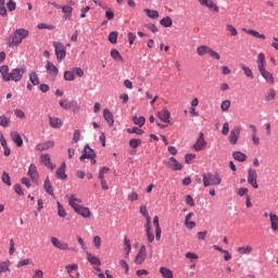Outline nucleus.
Segmentation results:
<instances>
[{"label": "nucleus", "instance_id": "27", "mask_svg": "<svg viewBox=\"0 0 278 278\" xmlns=\"http://www.w3.org/2000/svg\"><path fill=\"white\" fill-rule=\"evenodd\" d=\"M0 74L3 81H10V67L8 65H2L0 67Z\"/></svg>", "mask_w": 278, "mask_h": 278}, {"label": "nucleus", "instance_id": "24", "mask_svg": "<svg viewBox=\"0 0 278 278\" xmlns=\"http://www.w3.org/2000/svg\"><path fill=\"white\" fill-rule=\"evenodd\" d=\"M103 118L106 121L110 127L114 126V115L112 114V112H110L109 109L103 110Z\"/></svg>", "mask_w": 278, "mask_h": 278}, {"label": "nucleus", "instance_id": "32", "mask_svg": "<svg viewBox=\"0 0 278 278\" xmlns=\"http://www.w3.org/2000/svg\"><path fill=\"white\" fill-rule=\"evenodd\" d=\"M87 260L92 264V266H101V260L89 252H87Z\"/></svg>", "mask_w": 278, "mask_h": 278}, {"label": "nucleus", "instance_id": "20", "mask_svg": "<svg viewBox=\"0 0 278 278\" xmlns=\"http://www.w3.org/2000/svg\"><path fill=\"white\" fill-rule=\"evenodd\" d=\"M79 266L77 264L67 265L65 269L67 270V274L72 278H78L79 274L77 273Z\"/></svg>", "mask_w": 278, "mask_h": 278}, {"label": "nucleus", "instance_id": "13", "mask_svg": "<svg viewBox=\"0 0 278 278\" xmlns=\"http://www.w3.org/2000/svg\"><path fill=\"white\" fill-rule=\"evenodd\" d=\"M144 260H147V247L141 245L137 256L135 257V264H143Z\"/></svg>", "mask_w": 278, "mask_h": 278}, {"label": "nucleus", "instance_id": "56", "mask_svg": "<svg viewBox=\"0 0 278 278\" xmlns=\"http://www.w3.org/2000/svg\"><path fill=\"white\" fill-rule=\"evenodd\" d=\"M251 139L254 147H260V144H262V141L260 140V137L257 136V134H252Z\"/></svg>", "mask_w": 278, "mask_h": 278}, {"label": "nucleus", "instance_id": "57", "mask_svg": "<svg viewBox=\"0 0 278 278\" xmlns=\"http://www.w3.org/2000/svg\"><path fill=\"white\" fill-rule=\"evenodd\" d=\"M208 10H212L213 12L218 13L219 12V8L218 4H216V2H214V0H211V2L208 3V7H206Z\"/></svg>", "mask_w": 278, "mask_h": 278}, {"label": "nucleus", "instance_id": "2", "mask_svg": "<svg viewBox=\"0 0 278 278\" xmlns=\"http://www.w3.org/2000/svg\"><path fill=\"white\" fill-rule=\"evenodd\" d=\"M202 177L204 188L220 186V184H223V178H220V174L218 173H206L203 174Z\"/></svg>", "mask_w": 278, "mask_h": 278}, {"label": "nucleus", "instance_id": "26", "mask_svg": "<svg viewBox=\"0 0 278 278\" xmlns=\"http://www.w3.org/2000/svg\"><path fill=\"white\" fill-rule=\"evenodd\" d=\"M194 216V213H188L185 217V226L187 229H194L197 227V223L190 220Z\"/></svg>", "mask_w": 278, "mask_h": 278}, {"label": "nucleus", "instance_id": "40", "mask_svg": "<svg viewBox=\"0 0 278 278\" xmlns=\"http://www.w3.org/2000/svg\"><path fill=\"white\" fill-rule=\"evenodd\" d=\"M58 205V216H60V218H66V210L64 208V206L62 205V203L56 202Z\"/></svg>", "mask_w": 278, "mask_h": 278}, {"label": "nucleus", "instance_id": "29", "mask_svg": "<svg viewBox=\"0 0 278 278\" xmlns=\"http://www.w3.org/2000/svg\"><path fill=\"white\" fill-rule=\"evenodd\" d=\"M239 255H251L253 253V247L251 245H243L238 248Z\"/></svg>", "mask_w": 278, "mask_h": 278}, {"label": "nucleus", "instance_id": "47", "mask_svg": "<svg viewBox=\"0 0 278 278\" xmlns=\"http://www.w3.org/2000/svg\"><path fill=\"white\" fill-rule=\"evenodd\" d=\"M3 273H10V264L8 262L0 263V275Z\"/></svg>", "mask_w": 278, "mask_h": 278}, {"label": "nucleus", "instance_id": "23", "mask_svg": "<svg viewBox=\"0 0 278 278\" xmlns=\"http://www.w3.org/2000/svg\"><path fill=\"white\" fill-rule=\"evenodd\" d=\"M41 163H43L47 168H50V170H53L55 168V165L51 163V156L49 154H42L40 156Z\"/></svg>", "mask_w": 278, "mask_h": 278}, {"label": "nucleus", "instance_id": "42", "mask_svg": "<svg viewBox=\"0 0 278 278\" xmlns=\"http://www.w3.org/2000/svg\"><path fill=\"white\" fill-rule=\"evenodd\" d=\"M160 273L162 277L164 278H173V270L166 268V267H161Z\"/></svg>", "mask_w": 278, "mask_h": 278}, {"label": "nucleus", "instance_id": "52", "mask_svg": "<svg viewBox=\"0 0 278 278\" xmlns=\"http://www.w3.org/2000/svg\"><path fill=\"white\" fill-rule=\"evenodd\" d=\"M118 40V33L116 31H112L110 33L109 35V41L112 43V45H116V41Z\"/></svg>", "mask_w": 278, "mask_h": 278}, {"label": "nucleus", "instance_id": "17", "mask_svg": "<svg viewBox=\"0 0 278 278\" xmlns=\"http://www.w3.org/2000/svg\"><path fill=\"white\" fill-rule=\"evenodd\" d=\"M28 177H30L31 181H34L35 184H38V167H36L34 164H30L28 167V173H27Z\"/></svg>", "mask_w": 278, "mask_h": 278}, {"label": "nucleus", "instance_id": "7", "mask_svg": "<svg viewBox=\"0 0 278 278\" xmlns=\"http://www.w3.org/2000/svg\"><path fill=\"white\" fill-rule=\"evenodd\" d=\"M46 71L48 73V79L50 81H55V77H58L60 70H58V67L51 61H48L46 64Z\"/></svg>", "mask_w": 278, "mask_h": 278}, {"label": "nucleus", "instance_id": "8", "mask_svg": "<svg viewBox=\"0 0 278 278\" xmlns=\"http://www.w3.org/2000/svg\"><path fill=\"white\" fill-rule=\"evenodd\" d=\"M53 7L56 8V10H62L64 16L63 18L65 21H71L73 18V7L71 5H60L55 2L52 3Z\"/></svg>", "mask_w": 278, "mask_h": 278}, {"label": "nucleus", "instance_id": "22", "mask_svg": "<svg viewBox=\"0 0 278 278\" xmlns=\"http://www.w3.org/2000/svg\"><path fill=\"white\" fill-rule=\"evenodd\" d=\"M75 212L76 214H79V216H83V218H90V216H92L90 208L83 205L78 206Z\"/></svg>", "mask_w": 278, "mask_h": 278}, {"label": "nucleus", "instance_id": "58", "mask_svg": "<svg viewBox=\"0 0 278 278\" xmlns=\"http://www.w3.org/2000/svg\"><path fill=\"white\" fill-rule=\"evenodd\" d=\"M7 8L9 12H14V10H16V2H14V0H9Z\"/></svg>", "mask_w": 278, "mask_h": 278}, {"label": "nucleus", "instance_id": "60", "mask_svg": "<svg viewBox=\"0 0 278 278\" xmlns=\"http://www.w3.org/2000/svg\"><path fill=\"white\" fill-rule=\"evenodd\" d=\"M31 264V258H25L17 263V268H21L22 266H29Z\"/></svg>", "mask_w": 278, "mask_h": 278}, {"label": "nucleus", "instance_id": "38", "mask_svg": "<svg viewBox=\"0 0 278 278\" xmlns=\"http://www.w3.org/2000/svg\"><path fill=\"white\" fill-rule=\"evenodd\" d=\"M124 244L126 247L125 248V252H126L125 257H126V260H128L129 253H131V241L129 239H127V237H125Z\"/></svg>", "mask_w": 278, "mask_h": 278}, {"label": "nucleus", "instance_id": "28", "mask_svg": "<svg viewBox=\"0 0 278 278\" xmlns=\"http://www.w3.org/2000/svg\"><path fill=\"white\" fill-rule=\"evenodd\" d=\"M56 177L59 179H66V163H62L61 166L56 169Z\"/></svg>", "mask_w": 278, "mask_h": 278}, {"label": "nucleus", "instance_id": "41", "mask_svg": "<svg viewBox=\"0 0 278 278\" xmlns=\"http://www.w3.org/2000/svg\"><path fill=\"white\" fill-rule=\"evenodd\" d=\"M160 24H161L163 27H173V18H170V16L163 17V18L160 21Z\"/></svg>", "mask_w": 278, "mask_h": 278}, {"label": "nucleus", "instance_id": "9", "mask_svg": "<svg viewBox=\"0 0 278 278\" xmlns=\"http://www.w3.org/2000/svg\"><path fill=\"white\" fill-rule=\"evenodd\" d=\"M248 184L252 186L255 190L260 188V185L257 184V170L254 168L248 169Z\"/></svg>", "mask_w": 278, "mask_h": 278}, {"label": "nucleus", "instance_id": "10", "mask_svg": "<svg viewBox=\"0 0 278 278\" xmlns=\"http://www.w3.org/2000/svg\"><path fill=\"white\" fill-rule=\"evenodd\" d=\"M97 157V153H94V150L90 148V146H85L83 155L80 156V162H84L85 160H94Z\"/></svg>", "mask_w": 278, "mask_h": 278}, {"label": "nucleus", "instance_id": "4", "mask_svg": "<svg viewBox=\"0 0 278 278\" xmlns=\"http://www.w3.org/2000/svg\"><path fill=\"white\" fill-rule=\"evenodd\" d=\"M197 53L201 58H203V55H210V58H214V60H220V54H218V52H216L214 49L210 48L208 46L198 47Z\"/></svg>", "mask_w": 278, "mask_h": 278}, {"label": "nucleus", "instance_id": "1", "mask_svg": "<svg viewBox=\"0 0 278 278\" xmlns=\"http://www.w3.org/2000/svg\"><path fill=\"white\" fill-rule=\"evenodd\" d=\"M256 64L258 73L265 79L266 84L275 86V75L266 70V54L264 52L258 53Z\"/></svg>", "mask_w": 278, "mask_h": 278}, {"label": "nucleus", "instance_id": "53", "mask_svg": "<svg viewBox=\"0 0 278 278\" xmlns=\"http://www.w3.org/2000/svg\"><path fill=\"white\" fill-rule=\"evenodd\" d=\"M226 30L229 31L230 36H238V29H236L231 24L226 25Z\"/></svg>", "mask_w": 278, "mask_h": 278}, {"label": "nucleus", "instance_id": "30", "mask_svg": "<svg viewBox=\"0 0 278 278\" xmlns=\"http://www.w3.org/2000/svg\"><path fill=\"white\" fill-rule=\"evenodd\" d=\"M243 31H245V34H249L250 36H254V38H261L262 40H266V35L260 34V31L257 30L243 28Z\"/></svg>", "mask_w": 278, "mask_h": 278}, {"label": "nucleus", "instance_id": "46", "mask_svg": "<svg viewBox=\"0 0 278 278\" xmlns=\"http://www.w3.org/2000/svg\"><path fill=\"white\" fill-rule=\"evenodd\" d=\"M70 110H73L74 112H79L81 110V106H79V103L76 100L70 101Z\"/></svg>", "mask_w": 278, "mask_h": 278}, {"label": "nucleus", "instance_id": "35", "mask_svg": "<svg viewBox=\"0 0 278 278\" xmlns=\"http://www.w3.org/2000/svg\"><path fill=\"white\" fill-rule=\"evenodd\" d=\"M29 81L33 84V86H40V77H38L36 72L29 73Z\"/></svg>", "mask_w": 278, "mask_h": 278}, {"label": "nucleus", "instance_id": "18", "mask_svg": "<svg viewBox=\"0 0 278 278\" xmlns=\"http://www.w3.org/2000/svg\"><path fill=\"white\" fill-rule=\"evenodd\" d=\"M10 136L16 147H23V137H21V134L18 131L13 130L10 132Z\"/></svg>", "mask_w": 278, "mask_h": 278}, {"label": "nucleus", "instance_id": "45", "mask_svg": "<svg viewBox=\"0 0 278 278\" xmlns=\"http://www.w3.org/2000/svg\"><path fill=\"white\" fill-rule=\"evenodd\" d=\"M142 144V139H131L129 141L130 149H138Z\"/></svg>", "mask_w": 278, "mask_h": 278}, {"label": "nucleus", "instance_id": "51", "mask_svg": "<svg viewBox=\"0 0 278 278\" xmlns=\"http://www.w3.org/2000/svg\"><path fill=\"white\" fill-rule=\"evenodd\" d=\"M2 182L5 184L7 186H12L10 174H8L7 172H3L2 174Z\"/></svg>", "mask_w": 278, "mask_h": 278}, {"label": "nucleus", "instance_id": "6", "mask_svg": "<svg viewBox=\"0 0 278 278\" xmlns=\"http://www.w3.org/2000/svg\"><path fill=\"white\" fill-rule=\"evenodd\" d=\"M53 47L55 50V55H56L58 62H62V60H64V58H66V47H64V45L62 42H58V41L53 42Z\"/></svg>", "mask_w": 278, "mask_h": 278}, {"label": "nucleus", "instance_id": "55", "mask_svg": "<svg viewBox=\"0 0 278 278\" xmlns=\"http://www.w3.org/2000/svg\"><path fill=\"white\" fill-rule=\"evenodd\" d=\"M127 131H128V134H137V136H142V134H144V130H142L138 127L128 128Z\"/></svg>", "mask_w": 278, "mask_h": 278}, {"label": "nucleus", "instance_id": "59", "mask_svg": "<svg viewBox=\"0 0 278 278\" xmlns=\"http://www.w3.org/2000/svg\"><path fill=\"white\" fill-rule=\"evenodd\" d=\"M238 197H247L249 194L248 188H239L237 189Z\"/></svg>", "mask_w": 278, "mask_h": 278}, {"label": "nucleus", "instance_id": "19", "mask_svg": "<svg viewBox=\"0 0 278 278\" xmlns=\"http://www.w3.org/2000/svg\"><path fill=\"white\" fill-rule=\"evenodd\" d=\"M55 147V142L52 140L46 141L43 143H38L36 146L37 151H48V149H53Z\"/></svg>", "mask_w": 278, "mask_h": 278}, {"label": "nucleus", "instance_id": "11", "mask_svg": "<svg viewBox=\"0 0 278 278\" xmlns=\"http://www.w3.org/2000/svg\"><path fill=\"white\" fill-rule=\"evenodd\" d=\"M166 164L167 168L172 170H184V164L179 163V161L173 156L167 160Z\"/></svg>", "mask_w": 278, "mask_h": 278}, {"label": "nucleus", "instance_id": "61", "mask_svg": "<svg viewBox=\"0 0 278 278\" xmlns=\"http://www.w3.org/2000/svg\"><path fill=\"white\" fill-rule=\"evenodd\" d=\"M147 231V238H148V242H153V240H155V236L153 235V232H151V228H146Z\"/></svg>", "mask_w": 278, "mask_h": 278}, {"label": "nucleus", "instance_id": "48", "mask_svg": "<svg viewBox=\"0 0 278 278\" xmlns=\"http://www.w3.org/2000/svg\"><path fill=\"white\" fill-rule=\"evenodd\" d=\"M132 122L135 123V125H139L140 127H143L144 123H147V118H144V116L134 117Z\"/></svg>", "mask_w": 278, "mask_h": 278}, {"label": "nucleus", "instance_id": "3", "mask_svg": "<svg viewBox=\"0 0 278 278\" xmlns=\"http://www.w3.org/2000/svg\"><path fill=\"white\" fill-rule=\"evenodd\" d=\"M29 36V30L25 28L16 29L13 34L12 41L9 42V47H18L25 38Z\"/></svg>", "mask_w": 278, "mask_h": 278}, {"label": "nucleus", "instance_id": "14", "mask_svg": "<svg viewBox=\"0 0 278 278\" xmlns=\"http://www.w3.org/2000/svg\"><path fill=\"white\" fill-rule=\"evenodd\" d=\"M241 128L239 126L235 127L228 137L230 144H238V138H240Z\"/></svg>", "mask_w": 278, "mask_h": 278}, {"label": "nucleus", "instance_id": "44", "mask_svg": "<svg viewBox=\"0 0 278 278\" xmlns=\"http://www.w3.org/2000/svg\"><path fill=\"white\" fill-rule=\"evenodd\" d=\"M111 58L117 62H123V55H121V52L116 49L111 50Z\"/></svg>", "mask_w": 278, "mask_h": 278}, {"label": "nucleus", "instance_id": "33", "mask_svg": "<svg viewBox=\"0 0 278 278\" xmlns=\"http://www.w3.org/2000/svg\"><path fill=\"white\" fill-rule=\"evenodd\" d=\"M12 124V119L5 115H0V127L7 129Z\"/></svg>", "mask_w": 278, "mask_h": 278}, {"label": "nucleus", "instance_id": "43", "mask_svg": "<svg viewBox=\"0 0 278 278\" xmlns=\"http://www.w3.org/2000/svg\"><path fill=\"white\" fill-rule=\"evenodd\" d=\"M64 79H65V81H75V72L74 71H65Z\"/></svg>", "mask_w": 278, "mask_h": 278}, {"label": "nucleus", "instance_id": "34", "mask_svg": "<svg viewBox=\"0 0 278 278\" xmlns=\"http://www.w3.org/2000/svg\"><path fill=\"white\" fill-rule=\"evenodd\" d=\"M43 188H45V191L47 192V194H50L51 197H53V194H54L53 187L51 186V179H49V177L46 178Z\"/></svg>", "mask_w": 278, "mask_h": 278}, {"label": "nucleus", "instance_id": "5", "mask_svg": "<svg viewBox=\"0 0 278 278\" xmlns=\"http://www.w3.org/2000/svg\"><path fill=\"white\" fill-rule=\"evenodd\" d=\"M27 73V66L22 65L21 67H16L10 72L9 81L18 83L23 79V76Z\"/></svg>", "mask_w": 278, "mask_h": 278}, {"label": "nucleus", "instance_id": "16", "mask_svg": "<svg viewBox=\"0 0 278 278\" xmlns=\"http://www.w3.org/2000/svg\"><path fill=\"white\" fill-rule=\"evenodd\" d=\"M51 242L53 244V247H55L56 249H60V251H68V243L64 242V241H60V239L52 237L51 238Z\"/></svg>", "mask_w": 278, "mask_h": 278}, {"label": "nucleus", "instance_id": "36", "mask_svg": "<svg viewBox=\"0 0 278 278\" xmlns=\"http://www.w3.org/2000/svg\"><path fill=\"white\" fill-rule=\"evenodd\" d=\"M232 157L233 160H237V162H247V154L240 152V151H236L232 153Z\"/></svg>", "mask_w": 278, "mask_h": 278}, {"label": "nucleus", "instance_id": "12", "mask_svg": "<svg viewBox=\"0 0 278 278\" xmlns=\"http://www.w3.org/2000/svg\"><path fill=\"white\" fill-rule=\"evenodd\" d=\"M205 147H207V141H205L203 132H200L197 142L193 144V149L194 151H203Z\"/></svg>", "mask_w": 278, "mask_h": 278}, {"label": "nucleus", "instance_id": "15", "mask_svg": "<svg viewBox=\"0 0 278 278\" xmlns=\"http://www.w3.org/2000/svg\"><path fill=\"white\" fill-rule=\"evenodd\" d=\"M66 199L68 201V204L71 205V207L74 208V212L78 210V207L81 206V199H78L75 195H66Z\"/></svg>", "mask_w": 278, "mask_h": 278}, {"label": "nucleus", "instance_id": "64", "mask_svg": "<svg viewBox=\"0 0 278 278\" xmlns=\"http://www.w3.org/2000/svg\"><path fill=\"white\" fill-rule=\"evenodd\" d=\"M93 244L96 249H101V237L99 236L93 237Z\"/></svg>", "mask_w": 278, "mask_h": 278}, {"label": "nucleus", "instance_id": "63", "mask_svg": "<svg viewBox=\"0 0 278 278\" xmlns=\"http://www.w3.org/2000/svg\"><path fill=\"white\" fill-rule=\"evenodd\" d=\"M31 278H45V271L42 269H36Z\"/></svg>", "mask_w": 278, "mask_h": 278}, {"label": "nucleus", "instance_id": "49", "mask_svg": "<svg viewBox=\"0 0 278 278\" xmlns=\"http://www.w3.org/2000/svg\"><path fill=\"white\" fill-rule=\"evenodd\" d=\"M229 108H231V101L230 100H225L220 104V110L222 112H228Z\"/></svg>", "mask_w": 278, "mask_h": 278}, {"label": "nucleus", "instance_id": "54", "mask_svg": "<svg viewBox=\"0 0 278 278\" xmlns=\"http://www.w3.org/2000/svg\"><path fill=\"white\" fill-rule=\"evenodd\" d=\"M60 108H62L63 110H71V101L68 100H61L59 102Z\"/></svg>", "mask_w": 278, "mask_h": 278}, {"label": "nucleus", "instance_id": "21", "mask_svg": "<svg viewBox=\"0 0 278 278\" xmlns=\"http://www.w3.org/2000/svg\"><path fill=\"white\" fill-rule=\"evenodd\" d=\"M157 116L163 123H170V112L168 109H163L162 111L157 112Z\"/></svg>", "mask_w": 278, "mask_h": 278}, {"label": "nucleus", "instance_id": "37", "mask_svg": "<svg viewBox=\"0 0 278 278\" xmlns=\"http://www.w3.org/2000/svg\"><path fill=\"white\" fill-rule=\"evenodd\" d=\"M277 97V91H275L274 88H270L266 93H265V101H275Z\"/></svg>", "mask_w": 278, "mask_h": 278}, {"label": "nucleus", "instance_id": "31", "mask_svg": "<svg viewBox=\"0 0 278 278\" xmlns=\"http://www.w3.org/2000/svg\"><path fill=\"white\" fill-rule=\"evenodd\" d=\"M50 121V127H53V129H60L62 127L63 123L62 119L59 117H49Z\"/></svg>", "mask_w": 278, "mask_h": 278}, {"label": "nucleus", "instance_id": "62", "mask_svg": "<svg viewBox=\"0 0 278 278\" xmlns=\"http://www.w3.org/2000/svg\"><path fill=\"white\" fill-rule=\"evenodd\" d=\"M192 160H197V154H187L185 156L186 164H192Z\"/></svg>", "mask_w": 278, "mask_h": 278}, {"label": "nucleus", "instance_id": "39", "mask_svg": "<svg viewBox=\"0 0 278 278\" xmlns=\"http://www.w3.org/2000/svg\"><path fill=\"white\" fill-rule=\"evenodd\" d=\"M143 12L147 13L149 18H160V13L155 10L144 9Z\"/></svg>", "mask_w": 278, "mask_h": 278}, {"label": "nucleus", "instance_id": "25", "mask_svg": "<svg viewBox=\"0 0 278 278\" xmlns=\"http://www.w3.org/2000/svg\"><path fill=\"white\" fill-rule=\"evenodd\" d=\"M269 220L273 231H278V215L270 212L269 213Z\"/></svg>", "mask_w": 278, "mask_h": 278}, {"label": "nucleus", "instance_id": "50", "mask_svg": "<svg viewBox=\"0 0 278 278\" xmlns=\"http://www.w3.org/2000/svg\"><path fill=\"white\" fill-rule=\"evenodd\" d=\"M241 68L244 72V75L247 77H250V79H253L254 76H253V71L251 70V67L242 65Z\"/></svg>", "mask_w": 278, "mask_h": 278}]
</instances>
